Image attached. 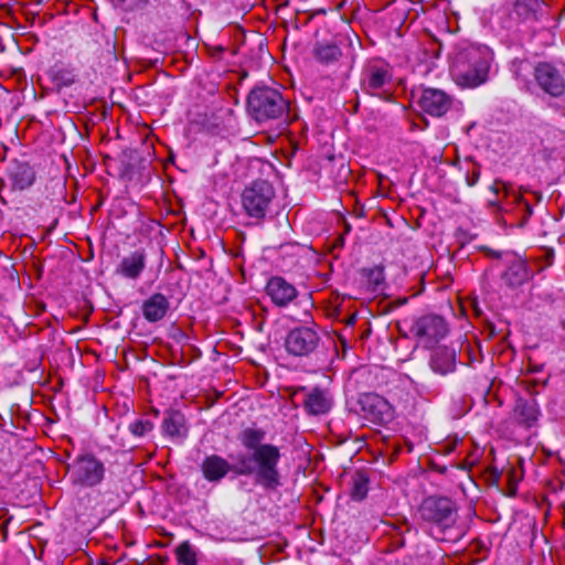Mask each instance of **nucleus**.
Listing matches in <instances>:
<instances>
[{
  "label": "nucleus",
  "instance_id": "28",
  "mask_svg": "<svg viewBox=\"0 0 565 565\" xmlns=\"http://www.w3.org/2000/svg\"><path fill=\"white\" fill-rule=\"evenodd\" d=\"M479 178H480V169L479 168H473L471 173L467 174V178H466L467 184L469 186H473L479 181Z\"/></svg>",
  "mask_w": 565,
  "mask_h": 565
},
{
  "label": "nucleus",
  "instance_id": "30",
  "mask_svg": "<svg viewBox=\"0 0 565 565\" xmlns=\"http://www.w3.org/2000/svg\"><path fill=\"white\" fill-rule=\"evenodd\" d=\"M127 8L134 9L140 7L147 2V0H121Z\"/></svg>",
  "mask_w": 565,
  "mask_h": 565
},
{
  "label": "nucleus",
  "instance_id": "32",
  "mask_svg": "<svg viewBox=\"0 0 565 565\" xmlns=\"http://www.w3.org/2000/svg\"><path fill=\"white\" fill-rule=\"evenodd\" d=\"M561 326H562V328L565 330V319H563V320L561 321Z\"/></svg>",
  "mask_w": 565,
  "mask_h": 565
},
{
  "label": "nucleus",
  "instance_id": "27",
  "mask_svg": "<svg viewBox=\"0 0 565 565\" xmlns=\"http://www.w3.org/2000/svg\"><path fill=\"white\" fill-rule=\"evenodd\" d=\"M153 429V423L149 419H136L129 424V431L136 437H142Z\"/></svg>",
  "mask_w": 565,
  "mask_h": 565
},
{
  "label": "nucleus",
  "instance_id": "6",
  "mask_svg": "<svg viewBox=\"0 0 565 565\" xmlns=\"http://www.w3.org/2000/svg\"><path fill=\"white\" fill-rule=\"evenodd\" d=\"M419 514L423 521L445 531L455 525L457 508L454 501L445 497H428L420 507Z\"/></svg>",
  "mask_w": 565,
  "mask_h": 565
},
{
  "label": "nucleus",
  "instance_id": "4",
  "mask_svg": "<svg viewBox=\"0 0 565 565\" xmlns=\"http://www.w3.org/2000/svg\"><path fill=\"white\" fill-rule=\"evenodd\" d=\"M490 189L497 196L502 193V200L498 198L495 203L502 213L511 215V224L523 226L532 215L531 204L519 191L502 181H494Z\"/></svg>",
  "mask_w": 565,
  "mask_h": 565
},
{
  "label": "nucleus",
  "instance_id": "17",
  "mask_svg": "<svg viewBox=\"0 0 565 565\" xmlns=\"http://www.w3.org/2000/svg\"><path fill=\"white\" fill-rule=\"evenodd\" d=\"M431 371L439 375H447L456 370V351L448 347L436 348L429 359Z\"/></svg>",
  "mask_w": 565,
  "mask_h": 565
},
{
  "label": "nucleus",
  "instance_id": "24",
  "mask_svg": "<svg viewBox=\"0 0 565 565\" xmlns=\"http://www.w3.org/2000/svg\"><path fill=\"white\" fill-rule=\"evenodd\" d=\"M313 55L317 61L322 64H331L339 60L341 50L338 45L331 43L317 44L313 50Z\"/></svg>",
  "mask_w": 565,
  "mask_h": 565
},
{
  "label": "nucleus",
  "instance_id": "22",
  "mask_svg": "<svg viewBox=\"0 0 565 565\" xmlns=\"http://www.w3.org/2000/svg\"><path fill=\"white\" fill-rule=\"evenodd\" d=\"M9 179L17 190L30 188L35 180V172L28 163H14L9 170Z\"/></svg>",
  "mask_w": 565,
  "mask_h": 565
},
{
  "label": "nucleus",
  "instance_id": "9",
  "mask_svg": "<svg viewBox=\"0 0 565 565\" xmlns=\"http://www.w3.org/2000/svg\"><path fill=\"white\" fill-rule=\"evenodd\" d=\"M411 331L416 337L418 344L430 348L446 337L448 328L441 317L428 315L418 318Z\"/></svg>",
  "mask_w": 565,
  "mask_h": 565
},
{
  "label": "nucleus",
  "instance_id": "11",
  "mask_svg": "<svg viewBox=\"0 0 565 565\" xmlns=\"http://www.w3.org/2000/svg\"><path fill=\"white\" fill-rule=\"evenodd\" d=\"M319 335L311 327H297L289 331L285 340L286 350L296 356H305L315 351Z\"/></svg>",
  "mask_w": 565,
  "mask_h": 565
},
{
  "label": "nucleus",
  "instance_id": "14",
  "mask_svg": "<svg viewBox=\"0 0 565 565\" xmlns=\"http://www.w3.org/2000/svg\"><path fill=\"white\" fill-rule=\"evenodd\" d=\"M298 392L305 394L303 397V408L309 415H323L327 414L333 404L332 397L327 390H322L320 387H313L308 390L305 386H300L296 388L294 395Z\"/></svg>",
  "mask_w": 565,
  "mask_h": 565
},
{
  "label": "nucleus",
  "instance_id": "21",
  "mask_svg": "<svg viewBox=\"0 0 565 565\" xmlns=\"http://www.w3.org/2000/svg\"><path fill=\"white\" fill-rule=\"evenodd\" d=\"M233 467L230 466L227 460L217 456H207L202 462V472L206 480L218 481L224 478Z\"/></svg>",
  "mask_w": 565,
  "mask_h": 565
},
{
  "label": "nucleus",
  "instance_id": "2",
  "mask_svg": "<svg viewBox=\"0 0 565 565\" xmlns=\"http://www.w3.org/2000/svg\"><path fill=\"white\" fill-rule=\"evenodd\" d=\"M491 58L492 52L488 46H458L452 57L450 74L459 86L477 87L487 81Z\"/></svg>",
  "mask_w": 565,
  "mask_h": 565
},
{
  "label": "nucleus",
  "instance_id": "15",
  "mask_svg": "<svg viewBox=\"0 0 565 565\" xmlns=\"http://www.w3.org/2000/svg\"><path fill=\"white\" fill-rule=\"evenodd\" d=\"M266 292L278 307L288 306L298 296L296 287L279 276L271 277L268 280Z\"/></svg>",
  "mask_w": 565,
  "mask_h": 565
},
{
  "label": "nucleus",
  "instance_id": "25",
  "mask_svg": "<svg viewBox=\"0 0 565 565\" xmlns=\"http://www.w3.org/2000/svg\"><path fill=\"white\" fill-rule=\"evenodd\" d=\"M175 557L178 562L182 565H196L198 564V554L195 548L191 545L189 541L182 542L175 548Z\"/></svg>",
  "mask_w": 565,
  "mask_h": 565
},
{
  "label": "nucleus",
  "instance_id": "23",
  "mask_svg": "<svg viewBox=\"0 0 565 565\" xmlns=\"http://www.w3.org/2000/svg\"><path fill=\"white\" fill-rule=\"evenodd\" d=\"M527 268L523 260L515 259L503 274V279L510 286H519L527 279Z\"/></svg>",
  "mask_w": 565,
  "mask_h": 565
},
{
  "label": "nucleus",
  "instance_id": "18",
  "mask_svg": "<svg viewBox=\"0 0 565 565\" xmlns=\"http://www.w3.org/2000/svg\"><path fill=\"white\" fill-rule=\"evenodd\" d=\"M170 307L168 298L160 294H153L142 305V315L149 322H157L164 318Z\"/></svg>",
  "mask_w": 565,
  "mask_h": 565
},
{
  "label": "nucleus",
  "instance_id": "31",
  "mask_svg": "<svg viewBox=\"0 0 565 565\" xmlns=\"http://www.w3.org/2000/svg\"><path fill=\"white\" fill-rule=\"evenodd\" d=\"M395 529L397 530L398 534H403L404 532L409 531V525L406 521H404L402 524L395 526Z\"/></svg>",
  "mask_w": 565,
  "mask_h": 565
},
{
  "label": "nucleus",
  "instance_id": "3",
  "mask_svg": "<svg viewBox=\"0 0 565 565\" xmlns=\"http://www.w3.org/2000/svg\"><path fill=\"white\" fill-rule=\"evenodd\" d=\"M249 114L258 122L282 118L288 114L289 102L278 89L271 87L254 88L247 99Z\"/></svg>",
  "mask_w": 565,
  "mask_h": 565
},
{
  "label": "nucleus",
  "instance_id": "13",
  "mask_svg": "<svg viewBox=\"0 0 565 565\" xmlns=\"http://www.w3.org/2000/svg\"><path fill=\"white\" fill-rule=\"evenodd\" d=\"M419 107L436 117L445 115L452 105V97L438 88H425L418 100Z\"/></svg>",
  "mask_w": 565,
  "mask_h": 565
},
{
  "label": "nucleus",
  "instance_id": "7",
  "mask_svg": "<svg viewBox=\"0 0 565 565\" xmlns=\"http://www.w3.org/2000/svg\"><path fill=\"white\" fill-rule=\"evenodd\" d=\"M392 72L383 60H371L365 63L361 73V87L370 95L383 97L390 93Z\"/></svg>",
  "mask_w": 565,
  "mask_h": 565
},
{
  "label": "nucleus",
  "instance_id": "8",
  "mask_svg": "<svg viewBox=\"0 0 565 565\" xmlns=\"http://www.w3.org/2000/svg\"><path fill=\"white\" fill-rule=\"evenodd\" d=\"M275 196L271 184L265 180H257L242 193V205L249 217L262 220Z\"/></svg>",
  "mask_w": 565,
  "mask_h": 565
},
{
  "label": "nucleus",
  "instance_id": "20",
  "mask_svg": "<svg viewBox=\"0 0 565 565\" xmlns=\"http://www.w3.org/2000/svg\"><path fill=\"white\" fill-rule=\"evenodd\" d=\"M166 435L173 439L183 440L188 436V426L185 417L179 411H170L162 423Z\"/></svg>",
  "mask_w": 565,
  "mask_h": 565
},
{
  "label": "nucleus",
  "instance_id": "10",
  "mask_svg": "<svg viewBox=\"0 0 565 565\" xmlns=\"http://www.w3.org/2000/svg\"><path fill=\"white\" fill-rule=\"evenodd\" d=\"M536 86L546 95L557 98L565 93V78L550 62H539L533 70Z\"/></svg>",
  "mask_w": 565,
  "mask_h": 565
},
{
  "label": "nucleus",
  "instance_id": "5",
  "mask_svg": "<svg viewBox=\"0 0 565 565\" xmlns=\"http://www.w3.org/2000/svg\"><path fill=\"white\" fill-rule=\"evenodd\" d=\"M68 470L72 482L82 488L100 484L106 472L104 462L90 452L77 456Z\"/></svg>",
  "mask_w": 565,
  "mask_h": 565
},
{
  "label": "nucleus",
  "instance_id": "29",
  "mask_svg": "<svg viewBox=\"0 0 565 565\" xmlns=\"http://www.w3.org/2000/svg\"><path fill=\"white\" fill-rule=\"evenodd\" d=\"M371 279L374 281L375 285L381 284L384 280L383 269L380 267L373 268L371 270Z\"/></svg>",
  "mask_w": 565,
  "mask_h": 565
},
{
  "label": "nucleus",
  "instance_id": "19",
  "mask_svg": "<svg viewBox=\"0 0 565 565\" xmlns=\"http://www.w3.org/2000/svg\"><path fill=\"white\" fill-rule=\"evenodd\" d=\"M146 252L135 250L124 257L119 264L118 273L129 279H137L146 268Z\"/></svg>",
  "mask_w": 565,
  "mask_h": 565
},
{
  "label": "nucleus",
  "instance_id": "26",
  "mask_svg": "<svg viewBox=\"0 0 565 565\" xmlns=\"http://www.w3.org/2000/svg\"><path fill=\"white\" fill-rule=\"evenodd\" d=\"M367 478L362 473H356L352 479L351 495L354 500H363L367 494Z\"/></svg>",
  "mask_w": 565,
  "mask_h": 565
},
{
  "label": "nucleus",
  "instance_id": "1",
  "mask_svg": "<svg viewBox=\"0 0 565 565\" xmlns=\"http://www.w3.org/2000/svg\"><path fill=\"white\" fill-rule=\"evenodd\" d=\"M265 430L248 427L239 435L243 447L248 451L239 455L233 471L241 476H250L254 482L265 490H276L281 486L279 447L264 443Z\"/></svg>",
  "mask_w": 565,
  "mask_h": 565
},
{
  "label": "nucleus",
  "instance_id": "16",
  "mask_svg": "<svg viewBox=\"0 0 565 565\" xmlns=\"http://www.w3.org/2000/svg\"><path fill=\"white\" fill-rule=\"evenodd\" d=\"M540 415V407L535 399L520 397L515 401L512 416L519 425L530 428L537 423Z\"/></svg>",
  "mask_w": 565,
  "mask_h": 565
},
{
  "label": "nucleus",
  "instance_id": "12",
  "mask_svg": "<svg viewBox=\"0 0 565 565\" xmlns=\"http://www.w3.org/2000/svg\"><path fill=\"white\" fill-rule=\"evenodd\" d=\"M359 404L363 416L372 423L386 424L394 417L391 404L379 394H362L359 398Z\"/></svg>",
  "mask_w": 565,
  "mask_h": 565
}]
</instances>
